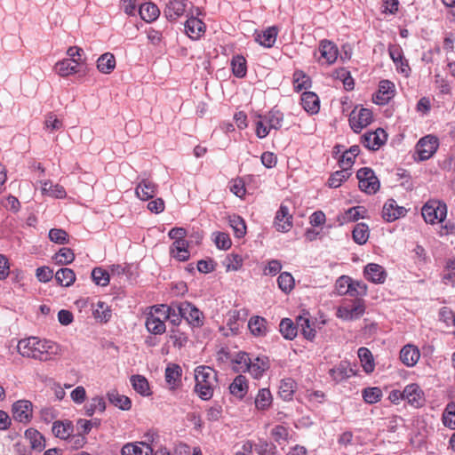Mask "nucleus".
<instances>
[{"label":"nucleus","mask_w":455,"mask_h":455,"mask_svg":"<svg viewBox=\"0 0 455 455\" xmlns=\"http://www.w3.org/2000/svg\"><path fill=\"white\" fill-rule=\"evenodd\" d=\"M17 351L23 357L47 362L60 353V347L54 341L32 336L20 339Z\"/></svg>","instance_id":"1"},{"label":"nucleus","mask_w":455,"mask_h":455,"mask_svg":"<svg viewBox=\"0 0 455 455\" xmlns=\"http://www.w3.org/2000/svg\"><path fill=\"white\" fill-rule=\"evenodd\" d=\"M195 391L198 396L203 400L211 399L217 386L216 371L209 366H198L195 370Z\"/></svg>","instance_id":"2"},{"label":"nucleus","mask_w":455,"mask_h":455,"mask_svg":"<svg viewBox=\"0 0 455 455\" xmlns=\"http://www.w3.org/2000/svg\"><path fill=\"white\" fill-rule=\"evenodd\" d=\"M169 308L166 305H156L149 308L147 314L145 325L147 330L155 335H161L165 332V321L170 316Z\"/></svg>","instance_id":"3"},{"label":"nucleus","mask_w":455,"mask_h":455,"mask_svg":"<svg viewBox=\"0 0 455 455\" xmlns=\"http://www.w3.org/2000/svg\"><path fill=\"white\" fill-rule=\"evenodd\" d=\"M365 302L362 299H355L349 303H344L337 309L336 315L345 321H353L360 318L365 312Z\"/></svg>","instance_id":"4"},{"label":"nucleus","mask_w":455,"mask_h":455,"mask_svg":"<svg viewBox=\"0 0 455 455\" xmlns=\"http://www.w3.org/2000/svg\"><path fill=\"white\" fill-rule=\"evenodd\" d=\"M359 188L369 195L375 194L379 189V181L374 172L368 167L361 168L357 171Z\"/></svg>","instance_id":"5"},{"label":"nucleus","mask_w":455,"mask_h":455,"mask_svg":"<svg viewBox=\"0 0 455 455\" xmlns=\"http://www.w3.org/2000/svg\"><path fill=\"white\" fill-rule=\"evenodd\" d=\"M349 125L351 129L359 133L363 129L371 124L373 121L372 112L364 108H355L349 115Z\"/></svg>","instance_id":"6"},{"label":"nucleus","mask_w":455,"mask_h":455,"mask_svg":"<svg viewBox=\"0 0 455 455\" xmlns=\"http://www.w3.org/2000/svg\"><path fill=\"white\" fill-rule=\"evenodd\" d=\"M177 310L190 325L201 327L204 324L203 313L192 303L188 301L180 302L177 305Z\"/></svg>","instance_id":"7"},{"label":"nucleus","mask_w":455,"mask_h":455,"mask_svg":"<svg viewBox=\"0 0 455 455\" xmlns=\"http://www.w3.org/2000/svg\"><path fill=\"white\" fill-rule=\"evenodd\" d=\"M318 52L320 57L317 61L321 65L331 66L334 64L339 56V49L336 44L328 39H323L319 42Z\"/></svg>","instance_id":"8"},{"label":"nucleus","mask_w":455,"mask_h":455,"mask_svg":"<svg viewBox=\"0 0 455 455\" xmlns=\"http://www.w3.org/2000/svg\"><path fill=\"white\" fill-rule=\"evenodd\" d=\"M387 139L386 132L379 128L374 132L363 134L361 138V142L366 148L376 151L386 143Z\"/></svg>","instance_id":"9"},{"label":"nucleus","mask_w":455,"mask_h":455,"mask_svg":"<svg viewBox=\"0 0 455 455\" xmlns=\"http://www.w3.org/2000/svg\"><path fill=\"white\" fill-rule=\"evenodd\" d=\"M12 417L21 423H28L33 416V404L28 400H19L12 404Z\"/></svg>","instance_id":"10"},{"label":"nucleus","mask_w":455,"mask_h":455,"mask_svg":"<svg viewBox=\"0 0 455 455\" xmlns=\"http://www.w3.org/2000/svg\"><path fill=\"white\" fill-rule=\"evenodd\" d=\"M447 216L446 204L439 200H428V222L435 225L436 222H443Z\"/></svg>","instance_id":"11"},{"label":"nucleus","mask_w":455,"mask_h":455,"mask_svg":"<svg viewBox=\"0 0 455 455\" xmlns=\"http://www.w3.org/2000/svg\"><path fill=\"white\" fill-rule=\"evenodd\" d=\"M274 225L279 232H288L292 228V215L290 214L289 208L286 205L283 204L280 205L275 217Z\"/></svg>","instance_id":"12"},{"label":"nucleus","mask_w":455,"mask_h":455,"mask_svg":"<svg viewBox=\"0 0 455 455\" xmlns=\"http://www.w3.org/2000/svg\"><path fill=\"white\" fill-rule=\"evenodd\" d=\"M188 0H169L164 10L165 18L170 21H175L184 15L187 10Z\"/></svg>","instance_id":"13"},{"label":"nucleus","mask_w":455,"mask_h":455,"mask_svg":"<svg viewBox=\"0 0 455 455\" xmlns=\"http://www.w3.org/2000/svg\"><path fill=\"white\" fill-rule=\"evenodd\" d=\"M407 212L404 207L397 205L394 199H388L382 210V217L388 222L395 221V220L403 217Z\"/></svg>","instance_id":"14"},{"label":"nucleus","mask_w":455,"mask_h":455,"mask_svg":"<svg viewBox=\"0 0 455 455\" xmlns=\"http://www.w3.org/2000/svg\"><path fill=\"white\" fill-rule=\"evenodd\" d=\"M191 16L185 23V32L193 40L199 39L205 32V24L198 18L194 17V12H191Z\"/></svg>","instance_id":"15"},{"label":"nucleus","mask_w":455,"mask_h":455,"mask_svg":"<svg viewBox=\"0 0 455 455\" xmlns=\"http://www.w3.org/2000/svg\"><path fill=\"white\" fill-rule=\"evenodd\" d=\"M403 395L408 403L415 407H420L424 404L425 396L424 392L417 384H411L404 387Z\"/></svg>","instance_id":"16"},{"label":"nucleus","mask_w":455,"mask_h":455,"mask_svg":"<svg viewBox=\"0 0 455 455\" xmlns=\"http://www.w3.org/2000/svg\"><path fill=\"white\" fill-rule=\"evenodd\" d=\"M363 274L365 278L373 283H383L387 278V272L384 267L375 263L367 264Z\"/></svg>","instance_id":"17"},{"label":"nucleus","mask_w":455,"mask_h":455,"mask_svg":"<svg viewBox=\"0 0 455 455\" xmlns=\"http://www.w3.org/2000/svg\"><path fill=\"white\" fill-rule=\"evenodd\" d=\"M389 55L396 66V69L405 76H409L410 67L407 60L403 58V51L399 45H390L388 48Z\"/></svg>","instance_id":"18"},{"label":"nucleus","mask_w":455,"mask_h":455,"mask_svg":"<svg viewBox=\"0 0 455 455\" xmlns=\"http://www.w3.org/2000/svg\"><path fill=\"white\" fill-rule=\"evenodd\" d=\"M395 84L388 81L383 80L379 83V91L375 95L374 101L379 105L387 104L390 99L394 97Z\"/></svg>","instance_id":"19"},{"label":"nucleus","mask_w":455,"mask_h":455,"mask_svg":"<svg viewBox=\"0 0 455 455\" xmlns=\"http://www.w3.org/2000/svg\"><path fill=\"white\" fill-rule=\"evenodd\" d=\"M157 190V186L148 179L142 180L135 188L136 196L143 201L152 199Z\"/></svg>","instance_id":"20"},{"label":"nucleus","mask_w":455,"mask_h":455,"mask_svg":"<svg viewBox=\"0 0 455 455\" xmlns=\"http://www.w3.org/2000/svg\"><path fill=\"white\" fill-rule=\"evenodd\" d=\"M300 104L303 109L310 114H317L320 110V100L316 93L313 92H305L301 95Z\"/></svg>","instance_id":"21"},{"label":"nucleus","mask_w":455,"mask_h":455,"mask_svg":"<svg viewBox=\"0 0 455 455\" xmlns=\"http://www.w3.org/2000/svg\"><path fill=\"white\" fill-rule=\"evenodd\" d=\"M153 448L145 442L126 443L121 450L122 455H152Z\"/></svg>","instance_id":"22"},{"label":"nucleus","mask_w":455,"mask_h":455,"mask_svg":"<svg viewBox=\"0 0 455 455\" xmlns=\"http://www.w3.org/2000/svg\"><path fill=\"white\" fill-rule=\"evenodd\" d=\"M81 65L79 64V59L76 60L64 59L55 65L56 72L60 76H68L73 74H76L80 71Z\"/></svg>","instance_id":"23"},{"label":"nucleus","mask_w":455,"mask_h":455,"mask_svg":"<svg viewBox=\"0 0 455 455\" xmlns=\"http://www.w3.org/2000/svg\"><path fill=\"white\" fill-rule=\"evenodd\" d=\"M278 36V28L275 26L268 27L263 31H260L256 34L255 40L260 45L271 48L277 38Z\"/></svg>","instance_id":"24"},{"label":"nucleus","mask_w":455,"mask_h":455,"mask_svg":"<svg viewBox=\"0 0 455 455\" xmlns=\"http://www.w3.org/2000/svg\"><path fill=\"white\" fill-rule=\"evenodd\" d=\"M269 367L268 360L266 357L251 358L250 364L247 367L249 372L253 378L259 379L262 376L263 372Z\"/></svg>","instance_id":"25"},{"label":"nucleus","mask_w":455,"mask_h":455,"mask_svg":"<svg viewBox=\"0 0 455 455\" xmlns=\"http://www.w3.org/2000/svg\"><path fill=\"white\" fill-rule=\"evenodd\" d=\"M181 368L178 364H170L165 369V380L171 389H174L181 383Z\"/></svg>","instance_id":"26"},{"label":"nucleus","mask_w":455,"mask_h":455,"mask_svg":"<svg viewBox=\"0 0 455 455\" xmlns=\"http://www.w3.org/2000/svg\"><path fill=\"white\" fill-rule=\"evenodd\" d=\"M74 427L69 420H57L53 423L52 431L53 435L60 439H68L73 433Z\"/></svg>","instance_id":"27"},{"label":"nucleus","mask_w":455,"mask_h":455,"mask_svg":"<svg viewBox=\"0 0 455 455\" xmlns=\"http://www.w3.org/2000/svg\"><path fill=\"white\" fill-rule=\"evenodd\" d=\"M357 355L364 372L367 374L373 372L375 370V362L371 350L362 347L358 349Z\"/></svg>","instance_id":"28"},{"label":"nucleus","mask_w":455,"mask_h":455,"mask_svg":"<svg viewBox=\"0 0 455 455\" xmlns=\"http://www.w3.org/2000/svg\"><path fill=\"white\" fill-rule=\"evenodd\" d=\"M139 13L143 20L146 22H152L159 17L160 10L156 4L148 2L140 4Z\"/></svg>","instance_id":"29"},{"label":"nucleus","mask_w":455,"mask_h":455,"mask_svg":"<svg viewBox=\"0 0 455 455\" xmlns=\"http://www.w3.org/2000/svg\"><path fill=\"white\" fill-rule=\"evenodd\" d=\"M188 243L187 240L174 241L171 247V254L180 261H186L189 259Z\"/></svg>","instance_id":"30"},{"label":"nucleus","mask_w":455,"mask_h":455,"mask_svg":"<svg viewBox=\"0 0 455 455\" xmlns=\"http://www.w3.org/2000/svg\"><path fill=\"white\" fill-rule=\"evenodd\" d=\"M297 327L301 330L303 336L307 339H313L315 336V330L313 328L308 313L303 314L296 318Z\"/></svg>","instance_id":"31"},{"label":"nucleus","mask_w":455,"mask_h":455,"mask_svg":"<svg viewBox=\"0 0 455 455\" xmlns=\"http://www.w3.org/2000/svg\"><path fill=\"white\" fill-rule=\"evenodd\" d=\"M400 359L405 365L413 366L419 359V351L414 346H404L400 352Z\"/></svg>","instance_id":"32"},{"label":"nucleus","mask_w":455,"mask_h":455,"mask_svg":"<svg viewBox=\"0 0 455 455\" xmlns=\"http://www.w3.org/2000/svg\"><path fill=\"white\" fill-rule=\"evenodd\" d=\"M230 393L239 399H243L248 391L247 379L243 375H238L235 378L229 386Z\"/></svg>","instance_id":"33"},{"label":"nucleus","mask_w":455,"mask_h":455,"mask_svg":"<svg viewBox=\"0 0 455 455\" xmlns=\"http://www.w3.org/2000/svg\"><path fill=\"white\" fill-rule=\"evenodd\" d=\"M248 327L251 334L257 337L265 336L267 331L266 319L258 315L250 318Z\"/></svg>","instance_id":"34"},{"label":"nucleus","mask_w":455,"mask_h":455,"mask_svg":"<svg viewBox=\"0 0 455 455\" xmlns=\"http://www.w3.org/2000/svg\"><path fill=\"white\" fill-rule=\"evenodd\" d=\"M108 398L110 403L123 411H128L132 407L131 399L126 395L119 394L116 390L108 392Z\"/></svg>","instance_id":"35"},{"label":"nucleus","mask_w":455,"mask_h":455,"mask_svg":"<svg viewBox=\"0 0 455 455\" xmlns=\"http://www.w3.org/2000/svg\"><path fill=\"white\" fill-rule=\"evenodd\" d=\"M41 190L44 195L55 198H64L67 196L65 188L59 185H53L50 180L41 182Z\"/></svg>","instance_id":"36"},{"label":"nucleus","mask_w":455,"mask_h":455,"mask_svg":"<svg viewBox=\"0 0 455 455\" xmlns=\"http://www.w3.org/2000/svg\"><path fill=\"white\" fill-rule=\"evenodd\" d=\"M116 68V58L114 54L106 52L97 60V68L103 74H110Z\"/></svg>","instance_id":"37"},{"label":"nucleus","mask_w":455,"mask_h":455,"mask_svg":"<svg viewBox=\"0 0 455 455\" xmlns=\"http://www.w3.org/2000/svg\"><path fill=\"white\" fill-rule=\"evenodd\" d=\"M273 402V396L269 389L261 388L255 398V407L259 411L267 410Z\"/></svg>","instance_id":"38"},{"label":"nucleus","mask_w":455,"mask_h":455,"mask_svg":"<svg viewBox=\"0 0 455 455\" xmlns=\"http://www.w3.org/2000/svg\"><path fill=\"white\" fill-rule=\"evenodd\" d=\"M243 265V259L240 254L229 253L222 260V266L225 267L227 272L238 271Z\"/></svg>","instance_id":"39"},{"label":"nucleus","mask_w":455,"mask_h":455,"mask_svg":"<svg viewBox=\"0 0 455 455\" xmlns=\"http://www.w3.org/2000/svg\"><path fill=\"white\" fill-rule=\"evenodd\" d=\"M55 279L60 285L69 287L76 281V274L71 268L63 267L56 272Z\"/></svg>","instance_id":"40"},{"label":"nucleus","mask_w":455,"mask_h":455,"mask_svg":"<svg viewBox=\"0 0 455 455\" xmlns=\"http://www.w3.org/2000/svg\"><path fill=\"white\" fill-rule=\"evenodd\" d=\"M370 229L367 224L361 222L357 223L352 232L354 241L362 245L366 243L369 239Z\"/></svg>","instance_id":"41"},{"label":"nucleus","mask_w":455,"mask_h":455,"mask_svg":"<svg viewBox=\"0 0 455 455\" xmlns=\"http://www.w3.org/2000/svg\"><path fill=\"white\" fill-rule=\"evenodd\" d=\"M296 387L297 383L294 379L291 378L284 379L281 381L279 387V395L283 400L290 401L292 399Z\"/></svg>","instance_id":"42"},{"label":"nucleus","mask_w":455,"mask_h":455,"mask_svg":"<svg viewBox=\"0 0 455 455\" xmlns=\"http://www.w3.org/2000/svg\"><path fill=\"white\" fill-rule=\"evenodd\" d=\"M131 383L133 389L141 395H149L150 388L148 379L142 375H133L131 377Z\"/></svg>","instance_id":"43"},{"label":"nucleus","mask_w":455,"mask_h":455,"mask_svg":"<svg viewBox=\"0 0 455 455\" xmlns=\"http://www.w3.org/2000/svg\"><path fill=\"white\" fill-rule=\"evenodd\" d=\"M367 211L363 206H355L347 210L341 217V223H348L365 218Z\"/></svg>","instance_id":"44"},{"label":"nucleus","mask_w":455,"mask_h":455,"mask_svg":"<svg viewBox=\"0 0 455 455\" xmlns=\"http://www.w3.org/2000/svg\"><path fill=\"white\" fill-rule=\"evenodd\" d=\"M92 315L98 322L107 323L111 318V309L105 302L98 301L92 310Z\"/></svg>","instance_id":"45"},{"label":"nucleus","mask_w":455,"mask_h":455,"mask_svg":"<svg viewBox=\"0 0 455 455\" xmlns=\"http://www.w3.org/2000/svg\"><path fill=\"white\" fill-rule=\"evenodd\" d=\"M330 375L335 381L339 382L352 375V369L348 368L347 362H341L335 368L330 370Z\"/></svg>","instance_id":"46"},{"label":"nucleus","mask_w":455,"mask_h":455,"mask_svg":"<svg viewBox=\"0 0 455 455\" xmlns=\"http://www.w3.org/2000/svg\"><path fill=\"white\" fill-rule=\"evenodd\" d=\"M29 440L30 445L34 450L41 451L45 447V440L41 433L36 429H28L25 433Z\"/></svg>","instance_id":"47"},{"label":"nucleus","mask_w":455,"mask_h":455,"mask_svg":"<svg viewBox=\"0 0 455 455\" xmlns=\"http://www.w3.org/2000/svg\"><path fill=\"white\" fill-rule=\"evenodd\" d=\"M263 116L269 128L278 130L282 127L283 114L280 110L273 108Z\"/></svg>","instance_id":"48"},{"label":"nucleus","mask_w":455,"mask_h":455,"mask_svg":"<svg viewBox=\"0 0 455 455\" xmlns=\"http://www.w3.org/2000/svg\"><path fill=\"white\" fill-rule=\"evenodd\" d=\"M270 435L275 443L281 445L289 441L290 431L283 425H276L270 430Z\"/></svg>","instance_id":"49"},{"label":"nucleus","mask_w":455,"mask_h":455,"mask_svg":"<svg viewBox=\"0 0 455 455\" xmlns=\"http://www.w3.org/2000/svg\"><path fill=\"white\" fill-rule=\"evenodd\" d=\"M311 86L310 77L302 70H296L293 74V87L296 92H300Z\"/></svg>","instance_id":"50"},{"label":"nucleus","mask_w":455,"mask_h":455,"mask_svg":"<svg viewBox=\"0 0 455 455\" xmlns=\"http://www.w3.org/2000/svg\"><path fill=\"white\" fill-rule=\"evenodd\" d=\"M233 74L239 78L244 77L247 73L246 60L242 55L234 56L231 60Z\"/></svg>","instance_id":"51"},{"label":"nucleus","mask_w":455,"mask_h":455,"mask_svg":"<svg viewBox=\"0 0 455 455\" xmlns=\"http://www.w3.org/2000/svg\"><path fill=\"white\" fill-rule=\"evenodd\" d=\"M382 390L378 387H366L362 391V396L366 403L373 404L382 398Z\"/></svg>","instance_id":"52"},{"label":"nucleus","mask_w":455,"mask_h":455,"mask_svg":"<svg viewBox=\"0 0 455 455\" xmlns=\"http://www.w3.org/2000/svg\"><path fill=\"white\" fill-rule=\"evenodd\" d=\"M280 332L286 339H293L297 336V323L294 324L293 322L289 318H283L280 323Z\"/></svg>","instance_id":"53"},{"label":"nucleus","mask_w":455,"mask_h":455,"mask_svg":"<svg viewBox=\"0 0 455 455\" xmlns=\"http://www.w3.org/2000/svg\"><path fill=\"white\" fill-rule=\"evenodd\" d=\"M106 409V403L102 396H95L84 406L85 415L91 417L96 411L103 412Z\"/></svg>","instance_id":"54"},{"label":"nucleus","mask_w":455,"mask_h":455,"mask_svg":"<svg viewBox=\"0 0 455 455\" xmlns=\"http://www.w3.org/2000/svg\"><path fill=\"white\" fill-rule=\"evenodd\" d=\"M278 287L284 293H289L294 288L295 282L293 276L288 272H283L277 278Z\"/></svg>","instance_id":"55"},{"label":"nucleus","mask_w":455,"mask_h":455,"mask_svg":"<svg viewBox=\"0 0 455 455\" xmlns=\"http://www.w3.org/2000/svg\"><path fill=\"white\" fill-rule=\"evenodd\" d=\"M229 225L233 228L235 235L238 238L243 237L246 233V225L244 220L238 215L229 217Z\"/></svg>","instance_id":"56"},{"label":"nucleus","mask_w":455,"mask_h":455,"mask_svg":"<svg viewBox=\"0 0 455 455\" xmlns=\"http://www.w3.org/2000/svg\"><path fill=\"white\" fill-rule=\"evenodd\" d=\"M54 259L57 264L68 265L74 261L75 253L70 248L63 247L55 254Z\"/></svg>","instance_id":"57"},{"label":"nucleus","mask_w":455,"mask_h":455,"mask_svg":"<svg viewBox=\"0 0 455 455\" xmlns=\"http://www.w3.org/2000/svg\"><path fill=\"white\" fill-rule=\"evenodd\" d=\"M251 357L245 352H239L233 360L234 369L236 371L247 372V367L250 364Z\"/></svg>","instance_id":"58"},{"label":"nucleus","mask_w":455,"mask_h":455,"mask_svg":"<svg viewBox=\"0 0 455 455\" xmlns=\"http://www.w3.org/2000/svg\"><path fill=\"white\" fill-rule=\"evenodd\" d=\"M350 175L351 173L349 172H347L343 169H341V171H337L329 178L328 185L331 188H339L345 180L349 178Z\"/></svg>","instance_id":"59"},{"label":"nucleus","mask_w":455,"mask_h":455,"mask_svg":"<svg viewBox=\"0 0 455 455\" xmlns=\"http://www.w3.org/2000/svg\"><path fill=\"white\" fill-rule=\"evenodd\" d=\"M92 278L97 285L107 286L109 283V274L101 267H95L92 272Z\"/></svg>","instance_id":"60"},{"label":"nucleus","mask_w":455,"mask_h":455,"mask_svg":"<svg viewBox=\"0 0 455 455\" xmlns=\"http://www.w3.org/2000/svg\"><path fill=\"white\" fill-rule=\"evenodd\" d=\"M443 422L445 427L455 429V403H450L447 404L445 411L443 414Z\"/></svg>","instance_id":"61"},{"label":"nucleus","mask_w":455,"mask_h":455,"mask_svg":"<svg viewBox=\"0 0 455 455\" xmlns=\"http://www.w3.org/2000/svg\"><path fill=\"white\" fill-rule=\"evenodd\" d=\"M434 226H436L435 230L440 236H445L455 233V223L451 220H444L443 222L436 221Z\"/></svg>","instance_id":"62"},{"label":"nucleus","mask_w":455,"mask_h":455,"mask_svg":"<svg viewBox=\"0 0 455 455\" xmlns=\"http://www.w3.org/2000/svg\"><path fill=\"white\" fill-rule=\"evenodd\" d=\"M44 126L51 132L59 131L63 127V122L54 113L50 112L45 116Z\"/></svg>","instance_id":"63"},{"label":"nucleus","mask_w":455,"mask_h":455,"mask_svg":"<svg viewBox=\"0 0 455 455\" xmlns=\"http://www.w3.org/2000/svg\"><path fill=\"white\" fill-rule=\"evenodd\" d=\"M256 451L259 455H275L276 446L267 441H260L256 446Z\"/></svg>","instance_id":"64"}]
</instances>
